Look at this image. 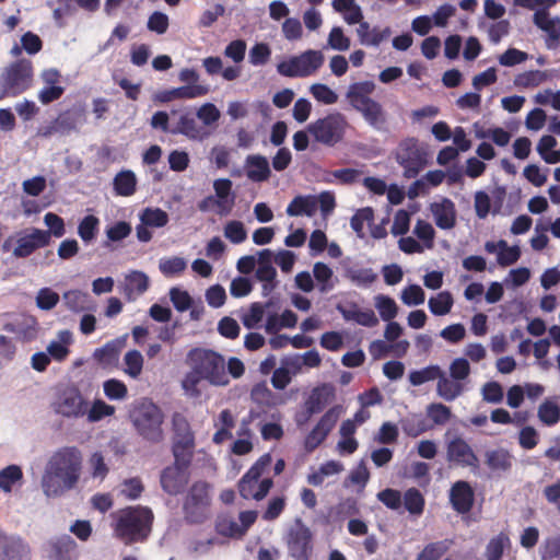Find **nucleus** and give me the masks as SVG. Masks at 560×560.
Wrapping results in <instances>:
<instances>
[{
  "mask_svg": "<svg viewBox=\"0 0 560 560\" xmlns=\"http://www.w3.org/2000/svg\"><path fill=\"white\" fill-rule=\"evenodd\" d=\"M82 455L74 446L57 450L46 464L42 488L46 497L57 498L75 487L81 471Z\"/></svg>",
  "mask_w": 560,
  "mask_h": 560,
  "instance_id": "nucleus-1",
  "label": "nucleus"
},
{
  "mask_svg": "<svg viewBox=\"0 0 560 560\" xmlns=\"http://www.w3.org/2000/svg\"><path fill=\"white\" fill-rule=\"evenodd\" d=\"M153 518V512L147 506L121 509L115 516L116 536L127 545L142 542L151 533Z\"/></svg>",
  "mask_w": 560,
  "mask_h": 560,
  "instance_id": "nucleus-2",
  "label": "nucleus"
},
{
  "mask_svg": "<svg viewBox=\"0 0 560 560\" xmlns=\"http://www.w3.org/2000/svg\"><path fill=\"white\" fill-rule=\"evenodd\" d=\"M375 90L373 81L355 82L349 85L346 97L351 107L359 112L369 126L383 130L387 119L383 106L370 95Z\"/></svg>",
  "mask_w": 560,
  "mask_h": 560,
  "instance_id": "nucleus-3",
  "label": "nucleus"
},
{
  "mask_svg": "<svg viewBox=\"0 0 560 560\" xmlns=\"http://www.w3.org/2000/svg\"><path fill=\"white\" fill-rule=\"evenodd\" d=\"M130 419L142 439L152 443L162 441L164 415L159 406L145 399L135 407Z\"/></svg>",
  "mask_w": 560,
  "mask_h": 560,
  "instance_id": "nucleus-4",
  "label": "nucleus"
},
{
  "mask_svg": "<svg viewBox=\"0 0 560 560\" xmlns=\"http://www.w3.org/2000/svg\"><path fill=\"white\" fill-rule=\"evenodd\" d=\"M348 126L346 116L334 112L308 124L307 131L316 142L332 148L343 140Z\"/></svg>",
  "mask_w": 560,
  "mask_h": 560,
  "instance_id": "nucleus-5",
  "label": "nucleus"
},
{
  "mask_svg": "<svg viewBox=\"0 0 560 560\" xmlns=\"http://www.w3.org/2000/svg\"><path fill=\"white\" fill-rule=\"evenodd\" d=\"M395 160L404 168L406 178H415L427 166L428 152L425 147L415 137L402 139L396 150Z\"/></svg>",
  "mask_w": 560,
  "mask_h": 560,
  "instance_id": "nucleus-6",
  "label": "nucleus"
},
{
  "mask_svg": "<svg viewBox=\"0 0 560 560\" xmlns=\"http://www.w3.org/2000/svg\"><path fill=\"white\" fill-rule=\"evenodd\" d=\"M194 366L201 373L206 381L214 386H224L230 382L225 371L224 357L213 350L195 349L190 351Z\"/></svg>",
  "mask_w": 560,
  "mask_h": 560,
  "instance_id": "nucleus-7",
  "label": "nucleus"
},
{
  "mask_svg": "<svg viewBox=\"0 0 560 560\" xmlns=\"http://www.w3.org/2000/svg\"><path fill=\"white\" fill-rule=\"evenodd\" d=\"M325 56L320 50L307 49L277 65L280 75L287 78H307L314 74L324 63Z\"/></svg>",
  "mask_w": 560,
  "mask_h": 560,
  "instance_id": "nucleus-8",
  "label": "nucleus"
},
{
  "mask_svg": "<svg viewBox=\"0 0 560 560\" xmlns=\"http://www.w3.org/2000/svg\"><path fill=\"white\" fill-rule=\"evenodd\" d=\"M33 77L32 62L20 59L13 62L5 71L0 82V100L16 96L30 88Z\"/></svg>",
  "mask_w": 560,
  "mask_h": 560,
  "instance_id": "nucleus-9",
  "label": "nucleus"
},
{
  "mask_svg": "<svg viewBox=\"0 0 560 560\" xmlns=\"http://www.w3.org/2000/svg\"><path fill=\"white\" fill-rule=\"evenodd\" d=\"M49 244L50 233L46 230L32 228L28 232L19 234L15 240L13 237L7 238L2 248L4 252H10L13 247L12 254L15 258H26Z\"/></svg>",
  "mask_w": 560,
  "mask_h": 560,
  "instance_id": "nucleus-10",
  "label": "nucleus"
},
{
  "mask_svg": "<svg viewBox=\"0 0 560 560\" xmlns=\"http://www.w3.org/2000/svg\"><path fill=\"white\" fill-rule=\"evenodd\" d=\"M288 555L294 560H310L313 553V534L301 518H296L283 538Z\"/></svg>",
  "mask_w": 560,
  "mask_h": 560,
  "instance_id": "nucleus-11",
  "label": "nucleus"
},
{
  "mask_svg": "<svg viewBox=\"0 0 560 560\" xmlns=\"http://www.w3.org/2000/svg\"><path fill=\"white\" fill-rule=\"evenodd\" d=\"M210 504L209 486L205 481H196L189 489L184 502L185 520L189 524H201L208 518Z\"/></svg>",
  "mask_w": 560,
  "mask_h": 560,
  "instance_id": "nucleus-12",
  "label": "nucleus"
},
{
  "mask_svg": "<svg viewBox=\"0 0 560 560\" xmlns=\"http://www.w3.org/2000/svg\"><path fill=\"white\" fill-rule=\"evenodd\" d=\"M89 402L75 387H67L56 394L51 408L66 418H81L88 412Z\"/></svg>",
  "mask_w": 560,
  "mask_h": 560,
  "instance_id": "nucleus-13",
  "label": "nucleus"
},
{
  "mask_svg": "<svg viewBox=\"0 0 560 560\" xmlns=\"http://www.w3.org/2000/svg\"><path fill=\"white\" fill-rule=\"evenodd\" d=\"M446 459L450 464L463 468H469L477 474L480 462L471 446L462 438H454L446 445Z\"/></svg>",
  "mask_w": 560,
  "mask_h": 560,
  "instance_id": "nucleus-14",
  "label": "nucleus"
},
{
  "mask_svg": "<svg viewBox=\"0 0 560 560\" xmlns=\"http://www.w3.org/2000/svg\"><path fill=\"white\" fill-rule=\"evenodd\" d=\"M340 417V407L329 408L318 420L316 425L304 439V450L307 453L314 452L329 435Z\"/></svg>",
  "mask_w": 560,
  "mask_h": 560,
  "instance_id": "nucleus-15",
  "label": "nucleus"
},
{
  "mask_svg": "<svg viewBox=\"0 0 560 560\" xmlns=\"http://www.w3.org/2000/svg\"><path fill=\"white\" fill-rule=\"evenodd\" d=\"M0 560H31V547L20 535L0 527Z\"/></svg>",
  "mask_w": 560,
  "mask_h": 560,
  "instance_id": "nucleus-16",
  "label": "nucleus"
},
{
  "mask_svg": "<svg viewBox=\"0 0 560 560\" xmlns=\"http://www.w3.org/2000/svg\"><path fill=\"white\" fill-rule=\"evenodd\" d=\"M189 468L180 465H170L161 471L160 483L164 492L170 495L182 493L189 480Z\"/></svg>",
  "mask_w": 560,
  "mask_h": 560,
  "instance_id": "nucleus-17",
  "label": "nucleus"
},
{
  "mask_svg": "<svg viewBox=\"0 0 560 560\" xmlns=\"http://www.w3.org/2000/svg\"><path fill=\"white\" fill-rule=\"evenodd\" d=\"M533 23L547 34V48L557 49L560 45V18H551L549 10H538L533 15Z\"/></svg>",
  "mask_w": 560,
  "mask_h": 560,
  "instance_id": "nucleus-18",
  "label": "nucleus"
},
{
  "mask_svg": "<svg viewBox=\"0 0 560 560\" xmlns=\"http://www.w3.org/2000/svg\"><path fill=\"white\" fill-rule=\"evenodd\" d=\"M450 502L457 513H469L475 502V491L471 485L466 480L454 482L450 490Z\"/></svg>",
  "mask_w": 560,
  "mask_h": 560,
  "instance_id": "nucleus-19",
  "label": "nucleus"
},
{
  "mask_svg": "<svg viewBox=\"0 0 560 560\" xmlns=\"http://www.w3.org/2000/svg\"><path fill=\"white\" fill-rule=\"evenodd\" d=\"M513 454L504 447H497L485 452V464L495 477H502L509 474L513 467Z\"/></svg>",
  "mask_w": 560,
  "mask_h": 560,
  "instance_id": "nucleus-20",
  "label": "nucleus"
},
{
  "mask_svg": "<svg viewBox=\"0 0 560 560\" xmlns=\"http://www.w3.org/2000/svg\"><path fill=\"white\" fill-rule=\"evenodd\" d=\"M77 542L70 535L50 538L46 544L48 560H75Z\"/></svg>",
  "mask_w": 560,
  "mask_h": 560,
  "instance_id": "nucleus-21",
  "label": "nucleus"
},
{
  "mask_svg": "<svg viewBox=\"0 0 560 560\" xmlns=\"http://www.w3.org/2000/svg\"><path fill=\"white\" fill-rule=\"evenodd\" d=\"M334 398L335 387L330 383H323L314 387L304 402V408L308 410V417L322 412Z\"/></svg>",
  "mask_w": 560,
  "mask_h": 560,
  "instance_id": "nucleus-22",
  "label": "nucleus"
},
{
  "mask_svg": "<svg viewBox=\"0 0 560 560\" xmlns=\"http://www.w3.org/2000/svg\"><path fill=\"white\" fill-rule=\"evenodd\" d=\"M247 178L253 183H265L271 177V168L268 159L261 154H249L244 162Z\"/></svg>",
  "mask_w": 560,
  "mask_h": 560,
  "instance_id": "nucleus-23",
  "label": "nucleus"
},
{
  "mask_svg": "<svg viewBox=\"0 0 560 560\" xmlns=\"http://www.w3.org/2000/svg\"><path fill=\"white\" fill-rule=\"evenodd\" d=\"M214 197L217 201L218 213L229 214L235 205V192L233 183L229 178H219L213 182Z\"/></svg>",
  "mask_w": 560,
  "mask_h": 560,
  "instance_id": "nucleus-24",
  "label": "nucleus"
},
{
  "mask_svg": "<svg viewBox=\"0 0 560 560\" xmlns=\"http://www.w3.org/2000/svg\"><path fill=\"white\" fill-rule=\"evenodd\" d=\"M430 210L440 229L451 230L455 226L457 213L455 203L451 199L443 198L441 201L431 203Z\"/></svg>",
  "mask_w": 560,
  "mask_h": 560,
  "instance_id": "nucleus-25",
  "label": "nucleus"
},
{
  "mask_svg": "<svg viewBox=\"0 0 560 560\" xmlns=\"http://www.w3.org/2000/svg\"><path fill=\"white\" fill-rule=\"evenodd\" d=\"M273 485L272 479L264 478L262 480H252L242 477L238 481V491L242 498L256 501L262 500L270 491Z\"/></svg>",
  "mask_w": 560,
  "mask_h": 560,
  "instance_id": "nucleus-26",
  "label": "nucleus"
},
{
  "mask_svg": "<svg viewBox=\"0 0 560 560\" xmlns=\"http://www.w3.org/2000/svg\"><path fill=\"white\" fill-rule=\"evenodd\" d=\"M172 135H183L190 140H202L207 137V131L196 121L190 112L183 113L177 124L171 129Z\"/></svg>",
  "mask_w": 560,
  "mask_h": 560,
  "instance_id": "nucleus-27",
  "label": "nucleus"
},
{
  "mask_svg": "<svg viewBox=\"0 0 560 560\" xmlns=\"http://www.w3.org/2000/svg\"><path fill=\"white\" fill-rule=\"evenodd\" d=\"M466 390L465 384H460L443 370L438 378L436 394L445 401H454Z\"/></svg>",
  "mask_w": 560,
  "mask_h": 560,
  "instance_id": "nucleus-28",
  "label": "nucleus"
},
{
  "mask_svg": "<svg viewBox=\"0 0 560 560\" xmlns=\"http://www.w3.org/2000/svg\"><path fill=\"white\" fill-rule=\"evenodd\" d=\"M537 418L545 427H555L560 422L559 396L547 397L538 406Z\"/></svg>",
  "mask_w": 560,
  "mask_h": 560,
  "instance_id": "nucleus-29",
  "label": "nucleus"
},
{
  "mask_svg": "<svg viewBox=\"0 0 560 560\" xmlns=\"http://www.w3.org/2000/svg\"><path fill=\"white\" fill-rule=\"evenodd\" d=\"M150 285L149 277L139 270H132L125 277V294L129 301L142 295Z\"/></svg>",
  "mask_w": 560,
  "mask_h": 560,
  "instance_id": "nucleus-30",
  "label": "nucleus"
},
{
  "mask_svg": "<svg viewBox=\"0 0 560 560\" xmlns=\"http://www.w3.org/2000/svg\"><path fill=\"white\" fill-rule=\"evenodd\" d=\"M62 301L67 310L73 313L93 311V301L88 292L81 290H68L62 294Z\"/></svg>",
  "mask_w": 560,
  "mask_h": 560,
  "instance_id": "nucleus-31",
  "label": "nucleus"
},
{
  "mask_svg": "<svg viewBox=\"0 0 560 560\" xmlns=\"http://www.w3.org/2000/svg\"><path fill=\"white\" fill-rule=\"evenodd\" d=\"M287 214L289 217H313L316 213L315 195L295 196L288 205Z\"/></svg>",
  "mask_w": 560,
  "mask_h": 560,
  "instance_id": "nucleus-32",
  "label": "nucleus"
},
{
  "mask_svg": "<svg viewBox=\"0 0 560 560\" xmlns=\"http://www.w3.org/2000/svg\"><path fill=\"white\" fill-rule=\"evenodd\" d=\"M137 184V176L131 170H121L113 179V189L117 196L129 197L136 192Z\"/></svg>",
  "mask_w": 560,
  "mask_h": 560,
  "instance_id": "nucleus-33",
  "label": "nucleus"
},
{
  "mask_svg": "<svg viewBox=\"0 0 560 560\" xmlns=\"http://www.w3.org/2000/svg\"><path fill=\"white\" fill-rule=\"evenodd\" d=\"M101 228V220L94 214L84 215L78 224V235L85 245L94 243Z\"/></svg>",
  "mask_w": 560,
  "mask_h": 560,
  "instance_id": "nucleus-34",
  "label": "nucleus"
},
{
  "mask_svg": "<svg viewBox=\"0 0 560 560\" xmlns=\"http://www.w3.org/2000/svg\"><path fill=\"white\" fill-rule=\"evenodd\" d=\"M72 342V334L69 330H61L58 332V339L50 341L47 346V354L50 359L56 361H63L70 350L69 345Z\"/></svg>",
  "mask_w": 560,
  "mask_h": 560,
  "instance_id": "nucleus-35",
  "label": "nucleus"
},
{
  "mask_svg": "<svg viewBox=\"0 0 560 560\" xmlns=\"http://www.w3.org/2000/svg\"><path fill=\"white\" fill-rule=\"evenodd\" d=\"M345 277L357 287L369 288L376 281L377 273L372 268L351 266L345 269Z\"/></svg>",
  "mask_w": 560,
  "mask_h": 560,
  "instance_id": "nucleus-36",
  "label": "nucleus"
},
{
  "mask_svg": "<svg viewBox=\"0 0 560 560\" xmlns=\"http://www.w3.org/2000/svg\"><path fill=\"white\" fill-rule=\"evenodd\" d=\"M273 254L270 249L258 252V266L256 269V278L259 281H273L277 277V270L272 266Z\"/></svg>",
  "mask_w": 560,
  "mask_h": 560,
  "instance_id": "nucleus-37",
  "label": "nucleus"
},
{
  "mask_svg": "<svg viewBox=\"0 0 560 560\" xmlns=\"http://www.w3.org/2000/svg\"><path fill=\"white\" fill-rule=\"evenodd\" d=\"M132 232L131 224L127 221H116L108 225L105 230L106 241L103 242V247L113 249L112 244L118 243L127 238Z\"/></svg>",
  "mask_w": 560,
  "mask_h": 560,
  "instance_id": "nucleus-38",
  "label": "nucleus"
},
{
  "mask_svg": "<svg viewBox=\"0 0 560 560\" xmlns=\"http://www.w3.org/2000/svg\"><path fill=\"white\" fill-rule=\"evenodd\" d=\"M313 276L317 281L318 289L322 293H327L335 288V282L332 280L334 271L328 265L319 261L316 262L313 267Z\"/></svg>",
  "mask_w": 560,
  "mask_h": 560,
  "instance_id": "nucleus-39",
  "label": "nucleus"
},
{
  "mask_svg": "<svg viewBox=\"0 0 560 560\" xmlns=\"http://www.w3.org/2000/svg\"><path fill=\"white\" fill-rule=\"evenodd\" d=\"M454 304L453 295L448 291H442L431 296L428 302L430 312L435 316H443L451 312Z\"/></svg>",
  "mask_w": 560,
  "mask_h": 560,
  "instance_id": "nucleus-40",
  "label": "nucleus"
},
{
  "mask_svg": "<svg viewBox=\"0 0 560 560\" xmlns=\"http://www.w3.org/2000/svg\"><path fill=\"white\" fill-rule=\"evenodd\" d=\"M23 470L19 465L12 464L0 470V490L10 493L15 483L22 481Z\"/></svg>",
  "mask_w": 560,
  "mask_h": 560,
  "instance_id": "nucleus-41",
  "label": "nucleus"
},
{
  "mask_svg": "<svg viewBox=\"0 0 560 560\" xmlns=\"http://www.w3.org/2000/svg\"><path fill=\"white\" fill-rule=\"evenodd\" d=\"M174 436L173 444H192L195 443V435L190 429L188 421L183 417H175L173 419Z\"/></svg>",
  "mask_w": 560,
  "mask_h": 560,
  "instance_id": "nucleus-42",
  "label": "nucleus"
},
{
  "mask_svg": "<svg viewBox=\"0 0 560 560\" xmlns=\"http://www.w3.org/2000/svg\"><path fill=\"white\" fill-rule=\"evenodd\" d=\"M442 373L440 365L432 364L420 370H412L409 372L408 378L412 386H420L427 382L439 378Z\"/></svg>",
  "mask_w": 560,
  "mask_h": 560,
  "instance_id": "nucleus-43",
  "label": "nucleus"
},
{
  "mask_svg": "<svg viewBox=\"0 0 560 560\" xmlns=\"http://www.w3.org/2000/svg\"><path fill=\"white\" fill-rule=\"evenodd\" d=\"M168 214L161 208H145L140 213V221L150 228H164L168 223Z\"/></svg>",
  "mask_w": 560,
  "mask_h": 560,
  "instance_id": "nucleus-44",
  "label": "nucleus"
},
{
  "mask_svg": "<svg viewBox=\"0 0 560 560\" xmlns=\"http://www.w3.org/2000/svg\"><path fill=\"white\" fill-rule=\"evenodd\" d=\"M119 350L120 345L118 341H109L102 348H97L93 353V358L103 365H109L118 360Z\"/></svg>",
  "mask_w": 560,
  "mask_h": 560,
  "instance_id": "nucleus-45",
  "label": "nucleus"
},
{
  "mask_svg": "<svg viewBox=\"0 0 560 560\" xmlns=\"http://www.w3.org/2000/svg\"><path fill=\"white\" fill-rule=\"evenodd\" d=\"M451 541L440 540L428 544L417 556L416 560H440L450 549Z\"/></svg>",
  "mask_w": 560,
  "mask_h": 560,
  "instance_id": "nucleus-46",
  "label": "nucleus"
},
{
  "mask_svg": "<svg viewBox=\"0 0 560 560\" xmlns=\"http://www.w3.org/2000/svg\"><path fill=\"white\" fill-rule=\"evenodd\" d=\"M79 110H66L61 113L55 120L60 135H68L77 129L81 120Z\"/></svg>",
  "mask_w": 560,
  "mask_h": 560,
  "instance_id": "nucleus-47",
  "label": "nucleus"
},
{
  "mask_svg": "<svg viewBox=\"0 0 560 560\" xmlns=\"http://www.w3.org/2000/svg\"><path fill=\"white\" fill-rule=\"evenodd\" d=\"M187 268V261L183 257L163 258L160 260L159 269L166 278L179 276Z\"/></svg>",
  "mask_w": 560,
  "mask_h": 560,
  "instance_id": "nucleus-48",
  "label": "nucleus"
},
{
  "mask_svg": "<svg viewBox=\"0 0 560 560\" xmlns=\"http://www.w3.org/2000/svg\"><path fill=\"white\" fill-rule=\"evenodd\" d=\"M375 307L378 311L381 318L385 322L393 320L398 313V306L394 299L384 294H378L375 298Z\"/></svg>",
  "mask_w": 560,
  "mask_h": 560,
  "instance_id": "nucleus-49",
  "label": "nucleus"
},
{
  "mask_svg": "<svg viewBox=\"0 0 560 560\" xmlns=\"http://www.w3.org/2000/svg\"><path fill=\"white\" fill-rule=\"evenodd\" d=\"M272 304V301L269 300L266 305H262L259 302H255L250 305L247 313H245L242 316V323L243 325L248 328L253 329L258 326V324L262 320L265 315V307H269Z\"/></svg>",
  "mask_w": 560,
  "mask_h": 560,
  "instance_id": "nucleus-50",
  "label": "nucleus"
},
{
  "mask_svg": "<svg viewBox=\"0 0 560 560\" xmlns=\"http://www.w3.org/2000/svg\"><path fill=\"white\" fill-rule=\"evenodd\" d=\"M405 509L412 515H420L424 509V498L417 488H409L404 494Z\"/></svg>",
  "mask_w": 560,
  "mask_h": 560,
  "instance_id": "nucleus-51",
  "label": "nucleus"
},
{
  "mask_svg": "<svg viewBox=\"0 0 560 560\" xmlns=\"http://www.w3.org/2000/svg\"><path fill=\"white\" fill-rule=\"evenodd\" d=\"M271 54V48L267 43H256L248 51V61L254 67H261L270 60Z\"/></svg>",
  "mask_w": 560,
  "mask_h": 560,
  "instance_id": "nucleus-52",
  "label": "nucleus"
},
{
  "mask_svg": "<svg viewBox=\"0 0 560 560\" xmlns=\"http://www.w3.org/2000/svg\"><path fill=\"white\" fill-rule=\"evenodd\" d=\"M205 377L194 366L190 372H188L182 381V387L185 394L191 398H198L201 395V390L199 389V384Z\"/></svg>",
  "mask_w": 560,
  "mask_h": 560,
  "instance_id": "nucleus-53",
  "label": "nucleus"
},
{
  "mask_svg": "<svg viewBox=\"0 0 560 560\" xmlns=\"http://www.w3.org/2000/svg\"><path fill=\"white\" fill-rule=\"evenodd\" d=\"M427 416L435 425H444L452 418V410L442 402H432L427 407Z\"/></svg>",
  "mask_w": 560,
  "mask_h": 560,
  "instance_id": "nucleus-54",
  "label": "nucleus"
},
{
  "mask_svg": "<svg viewBox=\"0 0 560 560\" xmlns=\"http://www.w3.org/2000/svg\"><path fill=\"white\" fill-rule=\"evenodd\" d=\"M125 373L132 378H137L143 368V357L138 350H130L124 357Z\"/></svg>",
  "mask_w": 560,
  "mask_h": 560,
  "instance_id": "nucleus-55",
  "label": "nucleus"
},
{
  "mask_svg": "<svg viewBox=\"0 0 560 560\" xmlns=\"http://www.w3.org/2000/svg\"><path fill=\"white\" fill-rule=\"evenodd\" d=\"M58 7L54 9L52 16L59 27L65 26V19L77 13L78 4L75 0H56Z\"/></svg>",
  "mask_w": 560,
  "mask_h": 560,
  "instance_id": "nucleus-56",
  "label": "nucleus"
},
{
  "mask_svg": "<svg viewBox=\"0 0 560 560\" xmlns=\"http://www.w3.org/2000/svg\"><path fill=\"white\" fill-rule=\"evenodd\" d=\"M508 542L509 537L504 534H499L491 538L485 551L487 560H502L504 548Z\"/></svg>",
  "mask_w": 560,
  "mask_h": 560,
  "instance_id": "nucleus-57",
  "label": "nucleus"
},
{
  "mask_svg": "<svg viewBox=\"0 0 560 560\" xmlns=\"http://www.w3.org/2000/svg\"><path fill=\"white\" fill-rule=\"evenodd\" d=\"M374 220V211L371 207L359 209L350 220L351 229L359 237H363L364 223H371Z\"/></svg>",
  "mask_w": 560,
  "mask_h": 560,
  "instance_id": "nucleus-58",
  "label": "nucleus"
},
{
  "mask_svg": "<svg viewBox=\"0 0 560 560\" xmlns=\"http://www.w3.org/2000/svg\"><path fill=\"white\" fill-rule=\"evenodd\" d=\"M195 443L192 444H173L172 453L174 464L189 468L194 456Z\"/></svg>",
  "mask_w": 560,
  "mask_h": 560,
  "instance_id": "nucleus-59",
  "label": "nucleus"
},
{
  "mask_svg": "<svg viewBox=\"0 0 560 560\" xmlns=\"http://www.w3.org/2000/svg\"><path fill=\"white\" fill-rule=\"evenodd\" d=\"M450 376L459 382L460 384H465L464 382L470 375L471 369L468 359L466 358H456L454 359L448 368Z\"/></svg>",
  "mask_w": 560,
  "mask_h": 560,
  "instance_id": "nucleus-60",
  "label": "nucleus"
},
{
  "mask_svg": "<svg viewBox=\"0 0 560 560\" xmlns=\"http://www.w3.org/2000/svg\"><path fill=\"white\" fill-rule=\"evenodd\" d=\"M59 294L48 287L42 288L36 295V305L39 310L43 311L52 310L59 303Z\"/></svg>",
  "mask_w": 560,
  "mask_h": 560,
  "instance_id": "nucleus-61",
  "label": "nucleus"
},
{
  "mask_svg": "<svg viewBox=\"0 0 560 560\" xmlns=\"http://www.w3.org/2000/svg\"><path fill=\"white\" fill-rule=\"evenodd\" d=\"M328 46L338 51H346L350 48L351 40L345 34L342 27L334 26L327 38Z\"/></svg>",
  "mask_w": 560,
  "mask_h": 560,
  "instance_id": "nucleus-62",
  "label": "nucleus"
},
{
  "mask_svg": "<svg viewBox=\"0 0 560 560\" xmlns=\"http://www.w3.org/2000/svg\"><path fill=\"white\" fill-rule=\"evenodd\" d=\"M168 295L172 304L178 312L188 311L194 304L190 294L186 290H182L177 287L172 288Z\"/></svg>",
  "mask_w": 560,
  "mask_h": 560,
  "instance_id": "nucleus-63",
  "label": "nucleus"
},
{
  "mask_svg": "<svg viewBox=\"0 0 560 560\" xmlns=\"http://www.w3.org/2000/svg\"><path fill=\"white\" fill-rule=\"evenodd\" d=\"M313 97L325 105H332L338 101L337 93L328 85L323 83H315L310 88Z\"/></svg>",
  "mask_w": 560,
  "mask_h": 560,
  "instance_id": "nucleus-64",
  "label": "nucleus"
}]
</instances>
